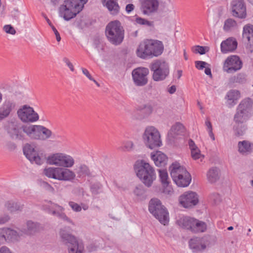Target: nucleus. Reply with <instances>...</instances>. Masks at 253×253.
Wrapping results in <instances>:
<instances>
[{
    "label": "nucleus",
    "instance_id": "1",
    "mask_svg": "<svg viewBox=\"0 0 253 253\" xmlns=\"http://www.w3.org/2000/svg\"><path fill=\"white\" fill-rule=\"evenodd\" d=\"M164 51V45L161 41L146 40L140 43L136 50L137 56L142 59L158 56Z\"/></svg>",
    "mask_w": 253,
    "mask_h": 253
},
{
    "label": "nucleus",
    "instance_id": "2",
    "mask_svg": "<svg viewBox=\"0 0 253 253\" xmlns=\"http://www.w3.org/2000/svg\"><path fill=\"white\" fill-rule=\"evenodd\" d=\"M87 0H65L59 8V15L65 20L69 21L81 12Z\"/></svg>",
    "mask_w": 253,
    "mask_h": 253
},
{
    "label": "nucleus",
    "instance_id": "3",
    "mask_svg": "<svg viewBox=\"0 0 253 253\" xmlns=\"http://www.w3.org/2000/svg\"><path fill=\"white\" fill-rule=\"evenodd\" d=\"M169 169L173 181L178 187H185L189 185L192 178L185 168L179 163H174L169 167Z\"/></svg>",
    "mask_w": 253,
    "mask_h": 253
},
{
    "label": "nucleus",
    "instance_id": "4",
    "mask_svg": "<svg viewBox=\"0 0 253 253\" xmlns=\"http://www.w3.org/2000/svg\"><path fill=\"white\" fill-rule=\"evenodd\" d=\"M134 169L145 185L150 187L156 178L154 168L149 163L141 160L134 166Z\"/></svg>",
    "mask_w": 253,
    "mask_h": 253
},
{
    "label": "nucleus",
    "instance_id": "5",
    "mask_svg": "<svg viewBox=\"0 0 253 253\" xmlns=\"http://www.w3.org/2000/svg\"><path fill=\"white\" fill-rule=\"evenodd\" d=\"M105 34L108 41L114 45L120 44L124 38L123 28L117 20L110 22L107 24Z\"/></svg>",
    "mask_w": 253,
    "mask_h": 253
},
{
    "label": "nucleus",
    "instance_id": "6",
    "mask_svg": "<svg viewBox=\"0 0 253 253\" xmlns=\"http://www.w3.org/2000/svg\"><path fill=\"white\" fill-rule=\"evenodd\" d=\"M43 174L48 178L60 181H70L75 179L74 172L67 168L49 167L44 169Z\"/></svg>",
    "mask_w": 253,
    "mask_h": 253
},
{
    "label": "nucleus",
    "instance_id": "7",
    "mask_svg": "<svg viewBox=\"0 0 253 253\" xmlns=\"http://www.w3.org/2000/svg\"><path fill=\"white\" fill-rule=\"evenodd\" d=\"M177 222L179 226L193 233H203L207 229V225L205 222L193 217L183 216Z\"/></svg>",
    "mask_w": 253,
    "mask_h": 253
},
{
    "label": "nucleus",
    "instance_id": "8",
    "mask_svg": "<svg viewBox=\"0 0 253 253\" xmlns=\"http://www.w3.org/2000/svg\"><path fill=\"white\" fill-rule=\"evenodd\" d=\"M149 211L162 224L166 225L168 223L169 212L160 200L152 199L149 202Z\"/></svg>",
    "mask_w": 253,
    "mask_h": 253
},
{
    "label": "nucleus",
    "instance_id": "9",
    "mask_svg": "<svg viewBox=\"0 0 253 253\" xmlns=\"http://www.w3.org/2000/svg\"><path fill=\"white\" fill-rule=\"evenodd\" d=\"M142 137L145 145L151 149L162 145L160 132L153 126L146 128Z\"/></svg>",
    "mask_w": 253,
    "mask_h": 253
},
{
    "label": "nucleus",
    "instance_id": "10",
    "mask_svg": "<svg viewBox=\"0 0 253 253\" xmlns=\"http://www.w3.org/2000/svg\"><path fill=\"white\" fill-rule=\"evenodd\" d=\"M149 68L153 72L152 79L156 82L164 81L169 73V66L164 61L156 60L151 63Z\"/></svg>",
    "mask_w": 253,
    "mask_h": 253
},
{
    "label": "nucleus",
    "instance_id": "11",
    "mask_svg": "<svg viewBox=\"0 0 253 253\" xmlns=\"http://www.w3.org/2000/svg\"><path fill=\"white\" fill-rule=\"evenodd\" d=\"M47 162L61 168H69L73 166L75 161L73 158L64 153H57L49 156Z\"/></svg>",
    "mask_w": 253,
    "mask_h": 253
},
{
    "label": "nucleus",
    "instance_id": "12",
    "mask_svg": "<svg viewBox=\"0 0 253 253\" xmlns=\"http://www.w3.org/2000/svg\"><path fill=\"white\" fill-rule=\"evenodd\" d=\"M60 235L65 244H69L68 253H83L84 248L79 245L74 236L62 229L60 231Z\"/></svg>",
    "mask_w": 253,
    "mask_h": 253
},
{
    "label": "nucleus",
    "instance_id": "13",
    "mask_svg": "<svg viewBox=\"0 0 253 253\" xmlns=\"http://www.w3.org/2000/svg\"><path fill=\"white\" fill-rule=\"evenodd\" d=\"M43 209L46 211L47 212L56 216L59 219H61L67 222L74 224V223L64 212V208L56 204L52 203L51 201H48L46 204L42 206Z\"/></svg>",
    "mask_w": 253,
    "mask_h": 253
},
{
    "label": "nucleus",
    "instance_id": "14",
    "mask_svg": "<svg viewBox=\"0 0 253 253\" xmlns=\"http://www.w3.org/2000/svg\"><path fill=\"white\" fill-rule=\"evenodd\" d=\"M149 73V69L145 67H138L133 70L132 77L134 84L138 86L145 85L148 82Z\"/></svg>",
    "mask_w": 253,
    "mask_h": 253
},
{
    "label": "nucleus",
    "instance_id": "15",
    "mask_svg": "<svg viewBox=\"0 0 253 253\" xmlns=\"http://www.w3.org/2000/svg\"><path fill=\"white\" fill-rule=\"evenodd\" d=\"M180 205L185 208H192L199 202L196 193L188 191L181 195L178 199Z\"/></svg>",
    "mask_w": 253,
    "mask_h": 253
},
{
    "label": "nucleus",
    "instance_id": "16",
    "mask_svg": "<svg viewBox=\"0 0 253 253\" xmlns=\"http://www.w3.org/2000/svg\"><path fill=\"white\" fill-rule=\"evenodd\" d=\"M17 114L20 120L23 122H34L39 120V115L33 108L24 105L17 111Z\"/></svg>",
    "mask_w": 253,
    "mask_h": 253
},
{
    "label": "nucleus",
    "instance_id": "17",
    "mask_svg": "<svg viewBox=\"0 0 253 253\" xmlns=\"http://www.w3.org/2000/svg\"><path fill=\"white\" fill-rule=\"evenodd\" d=\"M242 67V62L239 57L232 55L228 57L224 61L223 70L228 73H232L239 70Z\"/></svg>",
    "mask_w": 253,
    "mask_h": 253
},
{
    "label": "nucleus",
    "instance_id": "18",
    "mask_svg": "<svg viewBox=\"0 0 253 253\" xmlns=\"http://www.w3.org/2000/svg\"><path fill=\"white\" fill-rule=\"evenodd\" d=\"M231 5L232 14L234 17L240 19L246 17V7L243 0H233Z\"/></svg>",
    "mask_w": 253,
    "mask_h": 253
},
{
    "label": "nucleus",
    "instance_id": "19",
    "mask_svg": "<svg viewBox=\"0 0 253 253\" xmlns=\"http://www.w3.org/2000/svg\"><path fill=\"white\" fill-rule=\"evenodd\" d=\"M23 153L32 163H35L38 165L42 164L43 161L39 156L37 151L32 145L26 144L23 148Z\"/></svg>",
    "mask_w": 253,
    "mask_h": 253
},
{
    "label": "nucleus",
    "instance_id": "20",
    "mask_svg": "<svg viewBox=\"0 0 253 253\" xmlns=\"http://www.w3.org/2000/svg\"><path fill=\"white\" fill-rule=\"evenodd\" d=\"M140 9L145 15H150L156 12L159 7L158 0H141Z\"/></svg>",
    "mask_w": 253,
    "mask_h": 253
},
{
    "label": "nucleus",
    "instance_id": "21",
    "mask_svg": "<svg viewBox=\"0 0 253 253\" xmlns=\"http://www.w3.org/2000/svg\"><path fill=\"white\" fill-rule=\"evenodd\" d=\"M5 128L13 138L18 139H23L22 127H21L17 121L8 122L5 126Z\"/></svg>",
    "mask_w": 253,
    "mask_h": 253
},
{
    "label": "nucleus",
    "instance_id": "22",
    "mask_svg": "<svg viewBox=\"0 0 253 253\" xmlns=\"http://www.w3.org/2000/svg\"><path fill=\"white\" fill-rule=\"evenodd\" d=\"M15 108V103L10 100H5L0 106V121L8 117Z\"/></svg>",
    "mask_w": 253,
    "mask_h": 253
},
{
    "label": "nucleus",
    "instance_id": "23",
    "mask_svg": "<svg viewBox=\"0 0 253 253\" xmlns=\"http://www.w3.org/2000/svg\"><path fill=\"white\" fill-rule=\"evenodd\" d=\"M41 127L42 126L40 125L24 126L22 129L31 138L41 140Z\"/></svg>",
    "mask_w": 253,
    "mask_h": 253
},
{
    "label": "nucleus",
    "instance_id": "24",
    "mask_svg": "<svg viewBox=\"0 0 253 253\" xmlns=\"http://www.w3.org/2000/svg\"><path fill=\"white\" fill-rule=\"evenodd\" d=\"M242 37L248 42V46L251 51H253V25L248 24L243 27Z\"/></svg>",
    "mask_w": 253,
    "mask_h": 253
},
{
    "label": "nucleus",
    "instance_id": "25",
    "mask_svg": "<svg viewBox=\"0 0 253 253\" xmlns=\"http://www.w3.org/2000/svg\"><path fill=\"white\" fill-rule=\"evenodd\" d=\"M240 97V92L239 91L236 89H231L229 90L225 97L226 100V106L228 108L233 107L237 104Z\"/></svg>",
    "mask_w": 253,
    "mask_h": 253
},
{
    "label": "nucleus",
    "instance_id": "26",
    "mask_svg": "<svg viewBox=\"0 0 253 253\" xmlns=\"http://www.w3.org/2000/svg\"><path fill=\"white\" fill-rule=\"evenodd\" d=\"M237 44V42L235 38H229L221 43V51L223 53L233 51L236 49Z\"/></svg>",
    "mask_w": 253,
    "mask_h": 253
},
{
    "label": "nucleus",
    "instance_id": "27",
    "mask_svg": "<svg viewBox=\"0 0 253 253\" xmlns=\"http://www.w3.org/2000/svg\"><path fill=\"white\" fill-rule=\"evenodd\" d=\"M206 240L205 237L192 238L189 242V247L196 251H203L206 248Z\"/></svg>",
    "mask_w": 253,
    "mask_h": 253
},
{
    "label": "nucleus",
    "instance_id": "28",
    "mask_svg": "<svg viewBox=\"0 0 253 253\" xmlns=\"http://www.w3.org/2000/svg\"><path fill=\"white\" fill-rule=\"evenodd\" d=\"M237 110L250 116L253 113V101L249 98L243 100L239 104Z\"/></svg>",
    "mask_w": 253,
    "mask_h": 253
},
{
    "label": "nucleus",
    "instance_id": "29",
    "mask_svg": "<svg viewBox=\"0 0 253 253\" xmlns=\"http://www.w3.org/2000/svg\"><path fill=\"white\" fill-rule=\"evenodd\" d=\"M118 0H102V3L103 5L108 9L111 14L116 15L119 13L120 9Z\"/></svg>",
    "mask_w": 253,
    "mask_h": 253
},
{
    "label": "nucleus",
    "instance_id": "30",
    "mask_svg": "<svg viewBox=\"0 0 253 253\" xmlns=\"http://www.w3.org/2000/svg\"><path fill=\"white\" fill-rule=\"evenodd\" d=\"M151 157L158 167H163L167 164L168 158L165 154L161 151L152 153Z\"/></svg>",
    "mask_w": 253,
    "mask_h": 253
},
{
    "label": "nucleus",
    "instance_id": "31",
    "mask_svg": "<svg viewBox=\"0 0 253 253\" xmlns=\"http://www.w3.org/2000/svg\"><path fill=\"white\" fill-rule=\"evenodd\" d=\"M6 242H13L18 240L19 235L16 231L9 228H1Z\"/></svg>",
    "mask_w": 253,
    "mask_h": 253
},
{
    "label": "nucleus",
    "instance_id": "32",
    "mask_svg": "<svg viewBox=\"0 0 253 253\" xmlns=\"http://www.w3.org/2000/svg\"><path fill=\"white\" fill-rule=\"evenodd\" d=\"M207 179L210 183H214L219 178V170L216 167L211 168L207 173Z\"/></svg>",
    "mask_w": 253,
    "mask_h": 253
},
{
    "label": "nucleus",
    "instance_id": "33",
    "mask_svg": "<svg viewBox=\"0 0 253 253\" xmlns=\"http://www.w3.org/2000/svg\"><path fill=\"white\" fill-rule=\"evenodd\" d=\"M40 229V224L32 221H28L26 223V227L24 229L25 234L31 235L38 231Z\"/></svg>",
    "mask_w": 253,
    "mask_h": 253
},
{
    "label": "nucleus",
    "instance_id": "34",
    "mask_svg": "<svg viewBox=\"0 0 253 253\" xmlns=\"http://www.w3.org/2000/svg\"><path fill=\"white\" fill-rule=\"evenodd\" d=\"M4 205L7 210L10 212L21 211L23 208V205L12 200L7 201Z\"/></svg>",
    "mask_w": 253,
    "mask_h": 253
},
{
    "label": "nucleus",
    "instance_id": "35",
    "mask_svg": "<svg viewBox=\"0 0 253 253\" xmlns=\"http://www.w3.org/2000/svg\"><path fill=\"white\" fill-rule=\"evenodd\" d=\"M237 27V22L232 18H228L225 21L223 29L226 32H229L235 30Z\"/></svg>",
    "mask_w": 253,
    "mask_h": 253
},
{
    "label": "nucleus",
    "instance_id": "36",
    "mask_svg": "<svg viewBox=\"0 0 253 253\" xmlns=\"http://www.w3.org/2000/svg\"><path fill=\"white\" fill-rule=\"evenodd\" d=\"M133 193L137 200L142 201L146 199L145 190L142 185L136 186L134 189Z\"/></svg>",
    "mask_w": 253,
    "mask_h": 253
},
{
    "label": "nucleus",
    "instance_id": "37",
    "mask_svg": "<svg viewBox=\"0 0 253 253\" xmlns=\"http://www.w3.org/2000/svg\"><path fill=\"white\" fill-rule=\"evenodd\" d=\"M239 151L244 154L250 152L252 150V144L248 141H240L238 143Z\"/></svg>",
    "mask_w": 253,
    "mask_h": 253
},
{
    "label": "nucleus",
    "instance_id": "38",
    "mask_svg": "<svg viewBox=\"0 0 253 253\" xmlns=\"http://www.w3.org/2000/svg\"><path fill=\"white\" fill-rule=\"evenodd\" d=\"M249 117L250 116L245 113L237 110V112L234 116V121L238 125H239L240 124H242L246 122Z\"/></svg>",
    "mask_w": 253,
    "mask_h": 253
},
{
    "label": "nucleus",
    "instance_id": "39",
    "mask_svg": "<svg viewBox=\"0 0 253 253\" xmlns=\"http://www.w3.org/2000/svg\"><path fill=\"white\" fill-rule=\"evenodd\" d=\"M183 129V126L179 123H177L171 127L169 134L174 137V135L179 134Z\"/></svg>",
    "mask_w": 253,
    "mask_h": 253
},
{
    "label": "nucleus",
    "instance_id": "40",
    "mask_svg": "<svg viewBox=\"0 0 253 253\" xmlns=\"http://www.w3.org/2000/svg\"><path fill=\"white\" fill-rule=\"evenodd\" d=\"M159 172L160 178L162 184L164 186L169 185V181L167 170L165 169H159Z\"/></svg>",
    "mask_w": 253,
    "mask_h": 253
},
{
    "label": "nucleus",
    "instance_id": "41",
    "mask_svg": "<svg viewBox=\"0 0 253 253\" xmlns=\"http://www.w3.org/2000/svg\"><path fill=\"white\" fill-rule=\"evenodd\" d=\"M138 110L145 114L146 116H149L153 112V107L151 104H147L139 106Z\"/></svg>",
    "mask_w": 253,
    "mask_h": 253
},
{
    "label": "nucleus",
    "instance_id": "42",
    "mask_svg": "<svg viewBox=\"0 0 253 253\" xmlns=\"http://www.w3.org/2000/svg\"><path fill=\"white\" fill-rule=\"evenodd\" d=\"M41 128L42 140L47 139L51 136L52 132L50 129L42 126Z\"/></svg>",
    "mask_w": 253,
    "mask_h": 253
},
{
    "label": "nucleus",
    "instance_id": "43",
    "mask_svg": "<svg viewBox=\"0 0 253 253\" xmlns=\"http://www.w3.org/2000/svg\"><path fill=\"white\" fill-rule=\"evenodd\" d=\"M245 78L243 75L239 74L237 76L232 77L229 79L230 84L234 83H243L245 81Z\"/></svg>",
    "mask_w": 253,
    "mask_h": 253
},
{
    "label": "nucleus",
    "instance_id": "44",
    "mask_svg": "<svg viewBox=\"0 0 253 253\" xmlns=\"http://www.w3.org/2000/svg\"><path fill=\"white\" fill-rule=\"evenodd\" d=\"M78 173L80 176H84L85 175L89 176L90 175V170L88 168L84 165H81L79 167Z\"/></svg>",
    "mask_w": 253,
    "mask_h": 253
},
{
    "label": "nucleus",
    "instance_id": "45",
    "mask_svg": "<svg viewBox=\"0 0 253 253\" xmlns=\"http://www.w3.org/2000/svg\"><path fill=\"white\" fill-rule=\"evenodd\" d=\"M191 156L194 160H198L201 158H203L204 156L201 154L200 150L198 148L192 149L191 150Z\"/></svg>",
    "mask_w": 253,
    "mask_h": 253
},
{
    "label": "nucleus",
    "instance_id": "46",
    "mask_svg": "<svg viewBox=\"0 0 253 253\" xmlns=\"http://www.w3.org/2000/svg\"><path fill=\"white\" fill-rule=\"evenodd\" d=\"M135 22L136 23L142 25H147L148 26L151 27L153 25V22L148 21L144 18L141 17H137L135 19Z\"/></svg>",
    "mask_w": 253,
    "mask_h": 253
},
{
    "label": "nucleus",
    "instance_id": "47",
    "mask_svg": "<svg viewBox=\"0 0 253 253\" xmlns=\"http://www.w3.org/2000/svg\"><path fill=\"white\" fill-rule=\"evenodd\" d=\"M69 205L74 211L80 212L82 210L81 206L74 202L70 201L69 202Z\"/></svg>",
    "mask_w": 253,
    "mask_h": 253
},
{
    "label": "nucleus",
    "instance_id": "48",
    "mask_svg": "<svg viewBox=\"0 0 253 253\" xmlns=\"http://www.w3.org/2000/svg\"><path fill=\"white\" fill-rule=\"evenodd\" d=\"M239 125L234 128L235 134L237 136H240L244 134L246 128L244 125L241 126V128H239Z\"/></svg>",
    "mask_w": 253,
    "mask_h": 253
},
{
    "label": "nucleus",
    "instance_id": "49",
    "mask_svg": "<svg viewBox=\"0 0 253 253\" xmlns=\"http://www.w3.org/2000/svg\"><path fill=\"white\" fill-rule=\"evenodd\" d=\"M40 184L41 187L50 192H53L54 191V188L50 184H49L47 182L45 181H41Z\"/></svg>",
    "mask_w": 253,
    "mask_h": 253
},
{
    "label": "nucleus",
    "instance_id": "50",
    "mask_svg": "<svg viewBox=\"0 0 253 253\" xmlns=\"http://www.w3.org/2000/svg\"><path fill=\"white\" fill-rule=\"evenodd\" d=\"M3 30L7 34L15 35L16 31L11 25H6L3 27Z\"/></svg>",
    "mask_w": 253,
    "mask_h": 253
},
{
    "label": "nucleus",
    "instance_id": "51",
    "mask_svg": "<svg viewBox=\"0 0 253 253\" xmlns=\"http://www.w3.org/2000/svg\"><path fill=\"white\" fill-rule=\"evenodd\" d=\"M208 63L205 61H197L195 62V66L199 70H203L206 68V66Z\"/></svg>",
    "mask_w": 253,
    "mask_h": 253
},
{
    "label": "nucleus",
    "instance_id": "52",
    "mask_svg": "<svg viewBox=\"0 0 253 253\" xmlns=\"http://www.w3.org/2000/svg\"><path fill=\"white\" fill-rule=\"evenodd\" d=\"M94 44L95 45V48H96L99 52H100L103 50V44L101 43L99 40H95Z\"/></svg>",
    "mask_w": 253,
    "mask_h": 253
},
{
    "label": "nucleus",
    "instance_id": "53",
    "mask_svg": "<svg viewBox=\"0 0 253 253\" xmlns=\"http://www.w3.org/2000/svg\"><path fill=\"white\" fill-rule=\"evenodd\" d=\"M101 189V186L97 184H93L91 186V192L97 195L99 193V190Z\"/></svg>",
    "mask_w": 253,
    "mask_h": 253
},
{
    "label": "nucleus",
    "instance_id": "54",
    "mask_svg": "<svg viewBox=\"0 0 253 253\" xmlns=\"http://www.w3.org/2000/svg\"><path fill=\"white\" fill-rule=\"evenodd\" d=\"M63 61L69 68V69H70V70L71 71H72V72L74 71L75 69H74V66L68 58L64 57L63 58Z\"/></svg>",
    "mask_w": 253,
    "mask_h": 253
},
{
    "label": "nucleus",
    "instance_id": "55",
    "mask_svg": "<svg viewBox=\"0 0 253 253\" xmlns=\"http://www.w3.org/2000/svg\"><path fill=\"white\" fill-rule=\"evenodd\" d=\"M10 219V217L8 215L4 214L0 216V224H4L8 222Z\"/></svg>",
    "mask_w": 253,
    "mask_h": 253
},
{
    "label": "nucleus",
    "instance_id": "56",
    "mask_svg": "<svg viewBox=\"0 0 253 253\" xmlns=\"http://www.w3.org/2000/svg\"><path fill=\"white\" fill-rule=\"evenodd\" d=\"M133 147V143L131 141H128L124 143V148L125 150L129 151Z\"/></svg>",
    "mask_w": 253,
    "mask_h": 253
},
{
    "label": "nucleus",
    "instance_id": "57",
    "mask_svg": "<svg viewBox=\"0 0 253 253\" xmlns=\"http://www.w3.org/2000/svg\"><path fill=\"white\" fill-rule=\"evenodd\" d=\"M210 198L211 200H213L215 204L218 202L220 199L219 195L217 193L212 194L211 195Z\"/></svg>",
    "mask_w": 253,
    "mask_h": 253
},
{
    "label": "nucleus",
    "instance_id": "58",
    "mask_svg": "<svg viewBox=\"0 0 253 253\" xmlns=\"http://www.w3.org/2000/svg\"><path fill=\"white\" fill-rule=\"evenodd\" d=\"M195 50L200 54H204L206 53L205 47L200 45L196 46Z\"/></svg>",
    "mask_w": 253,
    "mask_h": 253
},
{
    "label": "nucleus",
    "instance_id": "59",
    "mask_svg": "<svg viewBox=\"0 0 253 253\" xmlns=\"http://www.w3.org/2000/svg\"><path fill=\"white\" fill-rule=\"evenodd\" d=\"M83 73L90 80H93V78L90 75L89 71L84 68H82Z\"/></svg>",
    "mask_w": 253,
    "mask_h": 253
},
{
    "label": "nucleus",
    "instance_id": "60",
    "mask_svg": "<svg viewBox=\"0 0 253 253\" xmlns=\"http://www.w3.org/2000/svg\"><path fill=\"white\" fill-rule=\"evenodd\" d=\"M51 28L55 35L56 39L57 42H60L61 41V37L59 32L57 31L55 27L53 25H51Z\"/></svg>",
    "mask_w": 253,
    "mask_h": 253
},
{
    "label": "nucleus",
    "instance_id": "61",
    "mask_svg": "<svg viewBox=\"0 0 253 253\" xmlns=\"http://www.w3.org/2000/svg\"><path fill=\"white\" fill-rule=\"evenodd\" d=\"M134 9V5L133 4H128L126 6V11L127 13H130Z\"/></svg>",
    "mask_w": 253,
    "mask_h": 253
},
{
    "label": "nucleus",
    "instance_id": "62",
    "mask_svg": "<svg viewBox=\"0 0 253 253\" xmlns=\"http://www.w3.org/2000/svg\"><path fill=\"white\" fill-rule=\"evenodd\" d=\"M205 126L207 127V131H209L210 130H212V127L210 121V119L207 118L205 121Z\"/></svg>",
    "mask_w": 253,
    "mask_h": 253
},
{
    "label": "nucleus",
    "instance_id": "63",
    "mask_svg": "<svg viewBox=\"0 0 253 253\" xmlns=\"http://www.w3.org/2000/svg\"><path fill=\"white\" fill-rule=\"evenodd\" d=\"M164 186H166L164 189V193H166L167 194H171L173 193V190L171 187L169 186V185H165Z\"/></svg>",
    "mask_w": 253,
    "mask_h": 253
},
{
    "label": "nucleus",
    "instance_id": "64",
    "mask_svg": "<svg viewBox=\"0 0 253 253\" xmlns=\"http://www.w3.org/2000/svg\"><path fill=\"white\" fill-rule=\"evenodd\" d=\"M0 253H11V252L7 247L3 246L0 249Z\"/></svg>",
    "mask_w": 253,
    "mask_h": 253
}]
</instances>
